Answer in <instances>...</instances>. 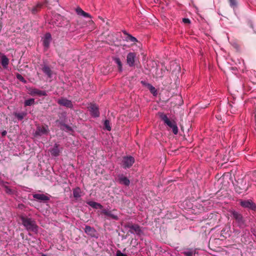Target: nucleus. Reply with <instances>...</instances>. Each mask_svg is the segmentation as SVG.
I'll return each instance as SVG.
<instances>
[{"mask_svg": "<svg viewBox=\"0 0 256 256\" xmlns=\"http://www.w3.org/2000/svg\"><path fill=\"white\" fill-rule=\"evenodd\" d=\"M177 66L178 67V70H180V67L178 66Z\"/></svg>", "mask_w": 256, "mask_h": 256, "instance_id": "obj_40", "label": "nucleus"}, {"mask_svg": "<svg viewBox=\"0 0 256 256\" xmlns=\"http://www.w3.org/2000/svg\"><path fill=\"white\" fill-rule=\"evenodd\" d=\"M56 123H59L60 124H61L62 126H64L67 130H71V128L67 124L63 123L62 122H60L59 120H57L56 121Z\"/></svg>", "mask_w": 256, "mask_h": 256, "instance_id": "obj_33", "label": "nucleus"}, {"mask_svg": "<svg viewBox=\"0 0 256 256\" xmlns=\"http://www.w3.org/2000/svg\"><path fill=\"white\" fill-rule=\"evenodd\" d=\"M49 132L48 127L47 125L42 126H36V130L34 132V136H42V135H47Z\"/></svg>", "mask_w": 256, "mask_h": 256, "instance_id": "obj_5", "label": "nucleus"}, {"mask_svg": "<svg viewBox=\"0 0 256 256\" xmlns=\"http://www.w3.org/2000/svg\"><path fill=\"white\" fill-rule=\"evenodd\" d=\"M42 71L43 72L46 74L49 78H50L52 77V72L50 68L47 66H44L42 68Z\"/></svg>", "mask_w": 256, "mask_h": 256, "instance_id": "obj_23", "label": "nucleus"}, {"mask_svg": "<svg viewBox=\"0 0 256 256\" xmlns=\"http://www.w3.org/2000/svg\"><path fill=\"white\" fill-rule=\"evenodd\" d=\"M0 62L2 68L6 69L8 68L9 64V60L6 55L2 54L0 56Z\"/></svg>", "mask_w": 256, "mask_h": 256, "instance_id": "obj_15", "label": "nucleus"}, {"mask_svg": "<svg viewBox=\"0 0 256 256\" xmlns=\"http://www.w3.org/2000/svg\"><path fill=\"white\" fill-rule=\"evenodd\" d=\"M6 134H7L6 131V130H4L2 132V136H5Z\"/></svg>", "mask_w": 256, "mask_h": 256, "instance_id": "obj_38", "label": "nucleus"}, {"mask_svg": "<svg viewBox=\"0 0 256 256\" xmlns=\"http://www.w3.org/2000/svg\"><path fill=\"white\" fill-rule=\"evenodd\" d=\"M81 194L82 192L80 188L76 187L73 190V195L75 198L78 199L80 198L82 196Z\"/></svg>", "mask_w": 256, "mask_h": 256, "instance_id": "obj_24", "label": "nucleus"}, {"mask_svg": "<svg viewBox=\"0 0 256 256\" xmlns=\"http://www.w3.org/2000/svg\"><path fill=\"white\" fill-rule=\"evenodd\" d=\"M76 14L79 16H82L84 18H91L92 16L84 12L81 8H78L76 10Z\"/></svg>", "mask_w": 256, "mask_h": 256, "instance_id": "obj_19", "label": "nucleus"}, {"mask_svg": "<svg viewBox=\"0 0 256 256\" xmlns=\"http://www.w3.org/2000/svg\"><path fill=\"white\" fill-rule=\"evenodd\" d=\"M34 102V99L31 98L28 100H26L24 102V106H30L32 105Z\"/></svg>", "mask_w": 256, "mask_h": 256, "instance_id": "obj_28", "label": "nucleus"}, {"mask_svg": "<svg viewBox=\"0 0 256 256\" xmlns=\"http://www.w3.org/2000/svg\"><path fill=\"white\" fill-rule=\"evenodd\" d=\"M50 152L51 154L54 156H58L60 152V150L58 148V145L56 144H55L54 147L50 150Z\"/></svg>", "mask_w": 256, "mask_h": 256, "instance_id": "obj_18", "label": "nucleus"}, {"mask_svg": "<svg viewBox=\"0 0 256 256\" xmlns=\"http://www.w3.org/2000/svg\"><path fill=\"white\" fill-rule=\"evenodd\" d=\"M116 256H127V255L122 252L120 250H118L116 252Z\"/></svg>", "mask_w": 256, "mask_h": 256, "instance_id": "obj_34", "label": "nucleus"}, {"mask_svg": "<svg viewBox=\"0 0 256 256\" xmlns=\"http://www.w3.org/2000/svg\"><path fill=\"white\" fill-rule=\"evenodd\" d=\"M104 128L108 131L111 130V127L110 126V122L108 120H106L104 122Z\"/></svg>", "mask_w": 256, "mask_h": 256, "instance_id": "obj_30", "label": "nucleus"}, {"mask_svg": "<svg viewBox=\"0 0 256 256\" xmlns=\"http://www.w3.org/2000/svg\"><path fill=\"white\" fill-rule=\"evenodd\" d=\"M196 253V250H194L190 248H186L182 252V254L185 256H194Z\"/></svg>", "mask_w": 256, "mask_h": 256, "instance_id": "obj_22", "label": "nucleus"}, {"mask_svg": "<svg viewBox=\"0 0 256 256\" xmlns=\"http://www.w3.org/2000/svg\"><path fill=\"white\" fill-rule=\"evenodd\" d=\"M33 198L39 202H46L50 199V197L44 194H32Z\"/></svg>", "mask_w": 256, "mask_h": 256, "instance_id": "obj_8", "label": "nucleus"}, {"mask_svg": "<svg viewBox=\"0 0 256 256\" xmlns=\"http://www.w3.org/2000/svg\"><path fill=\"white\" fill-rule=\"evenodd\" d=\"M22 225L28 231L32 232L37 233L38 226L36 222L31 218H25L24 216L20 217Z\"/></svg>", "mask_w": 256, "mask_h": 256, "instance_id": "obj_1", "label": "nucleus"}, {"mask_svg": "<svg viewBox=\"0 0 256 256\" xmlns=\"http://www.w3.org/2000/svg\"><path fill=\"white\" fill-rule=\"evenodd\" d=\"M52 40V36L50 33H46L42 39L43 45L45 48L48 49L49 48L50 42Z\"/></svg>", "mask_w": 256, "mask_h": 256, "instance_id": "obj_12", "label": "nucleus"}, {"mask_svg": "<svg viewBox=\"0 0 256 256\" xmlns=\"http://www.w3.org/2000/svg\"><path fill=\"white\" fill-rule=\"evenodd\" d=\"M14 115L19 120H22L26 115V113L25 112H14Z\"/></svg>", "mask_w": 256, "mask_h": 256, "instance_id": "obj_27", "label": "nucleus"}, {"mask_svg": "<svg viewBox=\"0 0 256 256\" xmlns=\"http://www.w3.org/2000/svg\"><path fill=\"white\" fill-rule=\"evenodd\" d=\"M115 62L118 64V70L120 71L122 70V64L120 59L118 58H116L114 59Z\"/></svg>", "mask_w": 256, "mask_h": 256, "instance_id": "obj_29", "label": "nucleus"}, {"mask_svg": "<svg viewBox=\"0 0 256 256\" xmlns=\"http://www.w3.org/2000/svg\"><path fill=\"white\" fill-rule=\"evenodd\" d=\"M158 114L160 118L164 121V123L172 129V132L174 134H177L178 133V128L176 122L174 121L170 120L166 115L163 112H160Z\"/></svg>", "mask_w": 256, "mask_h": 256, "instance_id": "obj_3", "label": "nucleus"}, {"mask_svg": "<svg viewBox=\"0 0 256 256\" xmlns=\"http://www.w3.org/2000/svg\"><path fill=\"white\" fill-rule=\"evenodd\" d=\"M16 78L18 80H24L23 77L20 74H18Z\"/></svg>", "mask_w": 256, "mask_h": 256, "instance_id": "obj_37", "label": "nucleus"}, {"mask_svg": "<svg viewBox=\"0 0 256 256\" xmlns=\"http://www.w3.org/2000/svg\"><path fill=\"white\" fill-rule=\"evenodd\" d=\"M188 202V201L187 200H185L184 203H187Z\"/></svg>", "mask_w": 256, "mask_h": 256, "instance_id": "obj_42", "label": "nucleus"}, {"mask_svg": "<svg viewBox=\"0 0 256 256\" xmlns=\"http://www.w3.org/2000/svg\"><path fill=\"white\" fill-rule=\"evenodd\" d=\"M252 180L256 182V170L252 173Z\"/></svg>", "mask_w": 256, "mask_h": 256, "instance_id": "obj_35", "label": "nucleus"}, {"mask_svg": "<svg viewBox=\"0 0 256 256\" xmlns=\"http://www.w3.org/2000/svg\"><path fill=\"white\" fill-rule=\"evenodd\" d=\"M32 95H38L39 96H44L46 95V91L40 90L36 88L32 89L30 92Z\"/></svg>", "mask_w": 256, "mask_h": 256, "instance_id": "obj_21", "label": "nucleus"}, {"mask_svg": "<svg viewBox=\"0 0 256 256\" xmlns=\"http://www.w3.org/2000/svg\"><path fill=\"white\" fill-rule=\"evenodd\" d=\"M182 22L185 24H190V20L188 18H184L182 19Z\"/></svg>", "mask_w": 256, "mask_h": 256, "instance_id": "obj_36", "label": "nucleus"}, {"mask_svg": "<svg viewBox=\"0 0 256 256\" xmlns=\"http://www.w3.org/2000/svg\"><path fill=\"white\" fill-rule=\"evenodd\" d=\"M102 213L104 214L105 216H109L110 218L115 220H118V218L117 216L112 214L111 211L107 209L102 210Z\"/></svg>", "mask_w": 256, "mask_h": 256, "instance_id": "obj_17", "label": "nucleus"}, {"mask_svg": "<svg viewBox=\"0 0 256 256\" xmlns=\"http://www.w3.org/2000/svg\"><path fill=\"white\" fill-rule=\"evenodd\" d=\"M4 186L5 188V191L8 194H14V191L10 189L9 187H8L7 186L4 185Z\"/></svg>", "mask_w": 256, "mask_h": 256, "instance_id": "obj_31", "label": "nucleus"}, {"mask_svg": "<svg viewBox=\"0 0 256 256\" xmlns=\"http://www.w3.org/2000/svg\"><path fill=\"white\" fill-rule=\"evenodd\" d=\"M42 256H47L46 254H42Z\"/></svg>", "mask_w": 256, "mask_h": 256, "instance_id": "obj_39", "label": "nucleus"}, {"mask_svg": "<svg viewBox=\"0 0 256 256\" xmlns=\"http://www.w3.org/2000/svg\"><path fill=\"white\" fill-rule=\"evenodd\" d=\"M230 212L232 217L235 220L238 228H243L247 226L246 220L241 213L235 210H232Z\"/></svg>", "mask_w": 256, "mask_h": 256, "instance_id": "obj_2", "label": "nucleus"}, {"mask_svg": "<svg viewBox=\"0 0 256 256\" xmlns=\"http://www.w3.org/2000/svg\"><path fill=\"white\" fill-rule=\"evenodd\" d=\"M240 205L244 208L255 210L256 209V205L250 200H240Z\"/></svg>", "mask_w": 256, "mask_h": 256, "instance_id": "obj_6", "label": "nucleus"}, {"mask_svg": "<svg viewBox=\"0 0 256 256\" xmlns=\"http://www.w3.org/2000/svg\"><path fill=\"white\" fill-rule=\"evenodd\" d=\"M57 102L60 106L70 108H73V104L71 100L66 98H60L58 100Z\"/></svg>", "mask_w": 256, "mask_h": 256, "instance_id": "obj_9", "label": "nucleus"}, {"mask_svg": "<svg viewBox=\"0 0 256 256\" xmlns=\"http://www.w3.org/2000/svg\"><path fill=\"white\" fill-rule=\"evenodd\" d=\"M86 204L95 209H102L103 208V206L100 204L93 201H88Z\"/></svg>", "mask_w": 256, "mask_h": 256, "instance_id": "obj_20", "label": "nucleus"}, {"mask_svg": "<svg viewBox=\"0 0 256 256\" xmlns=\"http://www.w3.org/2000/svg\"><path fill=\"white\" fill-rule=\"evenodd\" d=\"M22 82H24V84H26V82L27 81L26 80H24V81H22Z\"/></svg>", "mask_w": 256, "mask_h": 256, "instance_id": "obj_41", "label": "nucleus"}, {"mask_svg": "<svg viewBox=\"0 0 256 256\" xmlns=\"http://www.w3.org/2000/svg\"><path fill=\"white\" fill-rule=\"evenodd\" d=\"M118 182L120 184H124V186H128L130 185V180L126 176L123 175H120L118 176Z\"/></svg>", "mask_w": 256, "mask_h": 256, "instance_id": "obj_16", "label": "nucleus"}, {"mask_svg": "<svg viewBox=\"0 0 256 256\" xmlns=\"http://www.w3.org/2000/svg\"><path fill=\"white\" fill-rule=\"evenodd\" d=\"M136 54L134 52H130L128 54L126 57L127 63L130 66H133L134 65Z\"/></svg>", "mask_w": 256, "mask_h": 256, "instance_id": "obj_11", "label": "nucleus"}, {"mask_svg": "<svg viewBox=\"0 0 256 256\" xmlns=\"http://www.w3.org/2000/svg\"><path fill=\"white\" fill-rule=\"evenodd\" d=\"M89 110L92 117L98 118L100 116L98 108L96 104H91L89 108Z\"/></svg>", "mask_w": 256, "mask_h": 256, "instance_id": "obj_10", "label": "nucleus"}, {"mask_svg": "<svg viewBox=\"0 0 256 256\" xmlns=\"http://www.w3.org/2000/svg\"><path fill=\"white\" fill-rule=\"evenodd\" d=\"M142 85L147 87V88L150 90V92L154 96H156L158 94L157 90L154 86L152 84L147 82V81H141Z\"/></svg>", "mask_w": 256, "mask_h": 256, "instance_id": "obj_14", "label": "nucleus"}, {"mask_svg": "<svg viewBox=\"0 0 256 256\" xmlns=\"http://www.w3.org/2000/svg\"><path fill=\"white\" fill-rule=\"evenodd\" d=\"M44 5L43 3L38 2L32 9V12L34 14L38 12L42 8Z\"/></svg>", "mask_w": 256, "mask_h": 256, "instance_id": "obj_25", "label": "nucleus"}, {"mask_svg": "<svg viewBox=\"0 0 256 256\" xmlns=\"http://www.w3.org/2000/svg\"><path fill=\"white\" fill-rule=\"evenodd\" d=\"M125 228L130 229L128 230L129 232L133 234H136L137 236H140L144 234L142 228L138 224L128 223L125 226Z\"/></svg>", "mask_w": 256, "mask_h": 256, "instance_id": "obj_4", "label": "nucleus"}, {"mask_svg": "<svg viewBox=\"0 0 256 256\" xmlns=\"http://www.w3.org/2000/svg\"><path fill=\"white\" fill-rule=\"evenodd\" d=\"M230 6L231 7L234 8L236 6V0H228Z\"/></svg>", "mask_w": 256, "mask_h": 256, "instance_id": "obj_32", "label": "nucleus"}, {"mask_svg": "<svg viewBox=\"0 0 256 256\" xmlns=\"http://www.w3.org/2000/svg\"><path fill=\"white\" fill-rule=\"evenodd\" d=\"M84 231L88 235L90 236L92 238H96V230L89 226H86Z\"/></svg>", "mask_w": 256, "mask_h": 256, "instance_id": "obj_13", "label": "nucleus"}, {"mask_svg": "<svg viewBox=\"0 0 256 256\" xmlns=\"http://www.w3.org/2000/svg\"><path fill=\"white\" fill-rule=\"evenodd\" d=\"M124 34L126 35L125 38V40L127 42H137V40L136 38L132 36V35L127 34L126 32H124Z\"/></svg>", "mask_w": 256, "mask_h": 256, "instance_id": "obj_26", "label": "nucleus"}, {"mask_svg": "<svg viewBox=\"0 0 256 256\" xmlns=\"http://www.w3.org/2000/svg\"><path fill=\"white\" fill-rule=\"evenodd\" d=\"M122 167L126 169L130 168L134 162V158L132 156H124L122 160Z\"/></svg>", "mask_w": 256, "mask_h": 256, "instance_id": "obj_7", "label": "nucleus"}]
</instances>
